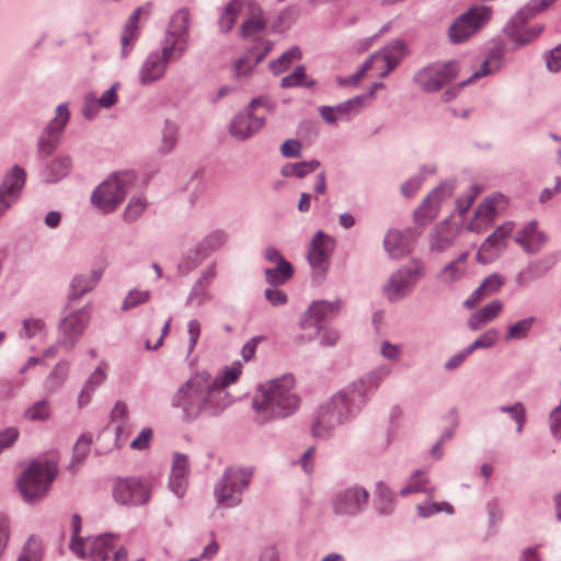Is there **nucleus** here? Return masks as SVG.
Listing matches in <instances>:
<instances>
[{"mask_svg":"<svg viewBox=\"0 0 561 561\" xmlns=\"http://www.w3.org/2000/svg\"><path fill=\"white\" fill-rule=\"evenodd\" d=\"M190 463L187 456L183 454H174L170 477L188 479Z\"/></svg>","mask_w":561,"mask_h":561,"instance_id":"62","label":"nucleus"},{"mask_svg":"<svg viewBox=\"0 0 561 561\" xmlns=\"http://www.w3.org/2000/svg\"><path fill=\"white\" fill-rule=\"evenodd\" d=\"M254 476V468L250 466H229L214 485V497L217 505L225 508L237 507Z\"/></svg>","mask_w":561,"mask_h":561,"instance_id":"4","label":"nucleus"},{"mask_svg":"<svg viewBox=\"0 0 561 561\" xmlns=\"http://www.w3.org/2000/svg\"><path fill=\"white\" fill-rule=\"evenodd\" d=\"M365 95H356L345 102L332 106L341 121H350L364 107Z\"/></svg>","mask_w":561,"mask_h":561,"instance_id":"41","label":"nucleus"},{"mask_svg":"<svg viewBox=\"0 0 561 561\" xmlns=\"http://www.w3.org/2000/svg\"><path fill=\"white\" fill-rule=\"evenodd\" d=\"M267 21L261 7L254 1L247 2V19L240 25L239 34L242 38H250L266 27Z\"/></svg>","mask_w":561,"mask_h":561,"instance_id":"28","label":"nucleus"},{"mask_svg":"<svg viewBox=\"0 0 561 561\" xmlns=\"http://www.w3.org/2000/svg\"><path fill=\"white\" fill-rule=\"evenodd\" d=\"M133 172L116 173L99 184L91 194V204L99 211L110 214L125 199L135 184Z\"/></svg>","mask_w":561,"mask_h":561,"instance_id":"7","label":"nucleus"},{"mask_svg":"<svg viewBox=\"0 0 561 561\" xmlns=\"http://www.w3.org/2000/svg\"><path fill=\"white\" fill-rule=\"evenodd\" d=\"M148 206V202L142 196H134L129 199L124 209L123 217L126 222H135L140 218Z\"/></svg>","mask_w":561,"mask_h":561,"instance_id":"51","label":"nucleus"},{"mask_svg":"<svg viewBox=\"0 0 561 561\" xmlns=\"http://www.w3.org/2000/svg\"><path fill=\"white\" fill-rule=\"evenodd\" d=\"M172 60L176 59L171 54L164 53L162 47L149 53L138 70L139 83L150 85L161 80Z\"/></svg>","mask_w":561,"mask_h":561,"instance_id":"17","label":"nucleus"},{"mask_svg":"<svg viewBox=\"0 0 561 561\" xmlns=\"http://www.w3.org/2000/svg\"><path fill=\"white\" fill-rule=\"evenodd\" d=\"M383 248L392 257H398L407 251L405 239L398 230H389L383 239Z\"/></svg>","mask_w":561,"mask_h":561,"instance_id":"46","label":"nucleus"},{"mask_svg":"<svg viewBox=\"0 0 561 561\" xmlns=\"http://www.w3.org/2000/svg\"><path fill=\"white\" fill-rule=\"evenodd\" d=\"M466 266H458L453 261L447 263L436 275L439 283L451 285L459 282L466 274Z\"/></svg>","mask_w":561,"mask_h":561,"instance_id":"50","label":"nucleus"},{"mask_svg":"<svg viewBox=\"0 0 561 561\" xmlns=\"http://www.w3.org/2000/svg\"><path fill=\"white\" fill-rule=\"evenodd\" d=\"M106 378V374L102 366H98L93 373L89 376L87 381L84 382L81 391L78 396V407L83 408L88 405L91 401L92 396L94 394L98 387H100Z\"/></svg>","mask_w":561,"mask_h":561,"instance_id":"33","label":"nucleus"},{"mask_svg":"<svg viewBox=\"0 0 561 561\" xmlns=\"http://www.w3.org/2000/svg\"><path fill=\"white\" fill-rule=\"evenodd\" d=\"M341 299L334 301L317 300L302 313L300 319V329L302 331L317 330L320 331L322 325L332 320L342 309Z\"/></svg>","mask_w":561,"mask_h":561,"instance_id":"16","label":"nucleus"},{"mask_svg":"<svg viewBox=\"0 0 561 561\" xmlns=\"http://www.w3.org/2000/svg\"><path fill=\"white\" fill-rule=\"evenodd\" d=\"M207 256L199 251L196 245L190 250L183 260L178 264V271L182 275H187L191 271L196 268Z\"/></svg>","mask_w":561,"mask_h":561,"instance_id":"53","label":"nucleus"},{"mask_svg":"<svg viewBox=\"0 0 561 561\" xmlns=\"http://www.w3.org/2000/svg\"><path fill=\"white\" fill-rule=\"evenodd\" d=\"M111 419L113 422L117 423L115 427L116 435L123 433L128 419V409L126 403L117 401L111 412Z\"/></svg>","mask_w":561,"mask_h":561,"instance_id":"60","label":"nucleus"},{"mask_svg":"<svg viewBox=\"0 0 561 561\" xmlns=\"http://www.w3.org/2000/svg\"><path fill=\"white\" fill-rule=\"evenodd\" d=\"M178 134L179 126L174 122L165 119L162 128L161 142L158 148L161 154H168L175 148Z\"/></svg>","mask_w":561,"mask_h":561,"instance_id":"43","label":"nucleus"},{"mask_svg":"<svg viewBox=\"0 0 561 561\" xmlns=\"http://www.w3.org/2000/svg\"><path fill=\"white\" fill-rule=\"evenodd\" d=\"M425 265L420 259H412L408 264L394 271L382 286V293L390 302L409 296L419 279L424 276Z\"/></svg>","mask_w":561,"mask_h":561,"instance_id":"8","label":"nucleus"},{"mask_svg":"<svg viewBox=\"0 0 561 561\" xmlns=\"http://www.w3.org/2000/svg\"><path fill=\"white\" fill-rule=\"evenodd\" d=\"M69 548L76 556L91 561H127L128 556L127 550L118 546V537L113 534L75 539L70 541Z\"/></svg>","mask_w":561,"mask_h":561,"instance_id":"6","label":"nucleus"},{"mask_svg":"<svg viewBox=\"0 0 561 561\" xmlns=\"http://www.w3.org/2000/svg\"><path fill=\"white\" fill-rule=\"evenodd\" d=\"M317 335H319L320 345L325 347L334 346L340 337V334L335 329L322 325L320 331L313 330L312 333L301 334L297 340L300 343H307L312 341Z\"/></svg>","mask_w":561,"mask_h":561,"instance_id":"40","label":"nucleus"},{"mask_svg":"<svg viewBox=\"0 0 561 561\" xmlns=\"http://www.w3.org/2000/svg\"><path fill=\"white\" fill-rule=\"evenodd\" d=\"M72 167V160L69 156H58L51 160L42 172L45 182L56 183L67 176Z\"/></svg>","mask_w":561,"mask_h":561,"instance_id":"32","label":"nucleus"},{"mask_svg":"<svg viewBox=\"0 0 561 561\" xmlns=\"http://www.w3.org/2000/svg\"><path fill=\"white\" fill-rule=\"evenodd\" d=\"M389 374L390 368L378 366L328 398L317 411L311 435L329 439L337 426L353 422Z\"/></svg>","mask_w":561,"mask_h":561,"instance_id":"1","label":"nucleus"},{"mask_svg":"<svg viewBox=\"0 0 561 561\" xmlns=\"http://www.w3.org/2000/svg\"><path fill=\"white\" fill-rule=\"evenodd\" d=\"M489 5H473L457 16L448 27V38L453 44H461L483 28L492 18Z\"/></svg>","mask_w":561,"mask_h":561,"instance_id":"10","label":"nucleus"},{"mask_svg":"<svg viewBox=\"0 0 561 561\" xmlns=\"http://www.w3.org/2000/svg\"><path fill=\"white\" fill-rule=\"evenodd\" d=\"M408 54V48L402 39L396 38L385 45L380 50L373 54L368 59H371V67L382 62L385 68L380 71L381 78L387 77L394 68L401 62Z\"/></svg>","mask_w":561,"mask_h":561,"instance_id":"21","label":"nucleus"},{"mask_svg":"<svg viewBox=\"0 0 561 561\" xmlns=\"http://www.w3.org/2000/svg\"><path fill=\"white\" fill-rule=\"evenodd\" d=\"M224 398L222 391L216 389L213 376L202 370L176 388L170 398V405L179 411L182 422L192 423L203 415H220L226 410Z\"/></svg>","mask_w":561,"mask_h":561,"instance_id":"2","label":"nucleus"},{"mask_svg":"<svg viewBox=\"0 0 561 561\" xmlns=\"http://www.w3.org/2000/svg\"><path fill=\"white\" fill-rule=\"evenodd\" d=\"M150 298L151 293L149 290L131 289L124 298L121 309L127 311L148 302Z\"/></svg>","mask_w":561,"mask_h":561,"instance_id":"57","label":"nucleus"},{"mask_svg":"<svg viewBox=\"0 0 561 561\" xmlns=\"http://www.w3.org/2000/svg\"><path fill=\"white\" fill-rule=\"evenodd\" d=\"M241 371L242 364L240 362H234L231 366H227L220 375L216 377L213 376L216 389L222 391V394H225L222 401L226 409L232 403V399L227 391V387L238 380Z\"/></svg>","mask_w":561,"mask_h":561,"instance_id":"31","label":"nucleus"},{"mask_svg":"<svg viewBox=\"0 0 561 561\" xmlns=\"http://www.w3.org/2000/svg\"><path fill=\"white\" fill-rule=\"evenodd\" d=\"M458 73L459 62L456 60L434 62L416 71L413 81L424 92L434 93L454 81Z\"/></svg>","mask_w":561,"mask_h":561,"instance_id":"12","label":"nucleus"},{"mask_svg":"<svg viewBox=\"0 0 561 561\" xmlns=\"http://www.w3.org/2000/svg\"><path fill=\"white\" fill-rule=\"evenodd\" d=\"M113 499L119 505L139 506L149 502L150 485L134 477L118 478L113 483Z\"/></svg>","mask_w":561,"mask_h":561,"instance_id":"13","label":"nucleus"},{"mask_svg":"<svg viewBox=\"0 0 561 561\" xmlns=\"http://www.w3.org/2000/svg\"><path fill=\"white\" fill-rule=\"evenodd\" d=\"M480 192V186L477 184H472L469 186L467 192H465L456 199V207L460 215H463L469 210V208L471 207Z\"/></svg>","mask_w":561,"mask_h":561,"instance_id":"58","label":"nucleus"},{"mask_svg":"<svg viewBox=\"0 0 561 561\" xmlns=\"http://www.w3.org/2000/svg\"><path fill=\"white\" fill-rule=\"evenodd\" d=\"M191 14L185 8L174 12L165 28L162 41L164 53L171 54L175 59L182 58L190 46Z\"/></svg>","mask_w":561,"mask_h":561,"instance_id":"11","label":"nucleus"},{"mask_svg":"<svg viewBox=\"0 0 561 561\" xmlns=\"http://www.w3.org/2000/svg\"><path fill=\"white\" fill-rule=\"evenodd\" d=\"M557 0H529L513 15H515V19H519L522 22H529L535 16L546 11Z\"/></svg>","mask_w":561,"mask_h":561,"instance_id":"37","label":"nucleus"},{"mask_svg":"<svg viewBox=\"0 0 561 561\" xmlns=\"http://www.w3.org/2000/svg\"><path fill=\"white\" fill-rule=\"evenodd\" d=\"M335 241L332 237L318 230L309 245L307 260L312 268H318L322 272L328 270L329 257L334 249Z\"/></svg>","mask_w":561,"mask_h":561,"instance_id":"20","label":"nucleus"},{"mask_svg":"<svg viewBox=\"0 0 561 561\" xmlns=\"http://www.w3.org/2000/svg\"><path fill=\"white\" fill-rule=\"evenodd\" d=\"M455 240V229L447 221H443L437 224L431 231L428 249L432 253H443L453 247Z\"/></svg>","mask_w":561,"mask_h":561,"instance_id":"29","label":"nucleus"},{"mask_svg":"<svg viewBox=\"0 0 561 561\" xmlns=\"http://www.w3.org/2000/svg\"><path fill=\"white\" fill-rule=\"evenodd\" d=\"M512 230L513 225L511 222L499 226L480 245L477 252V261L481 264H489L496 260L505 250Z\"/></svg>","mask_w":561,"mask_h":561,"instance_id":"19","label":"nucleus"},{"mask_svg":"<svg viewBox=\"0 0 561 561\" xmlns=\"http://www.w3.org/2000/svg\"><path fill=\"white\" fill-rule=\"evenodd\" d=\"M43 541L37 536H31L22 548L18 561H42Z\"/></svg>","mask_w":561,"mask_h":561,"instance_id":"48","label":"nucleus"},{"mask_svg":"<svg viewBox=\"0 0 561 561\" xmlns=\"http://www.w3.org/2000/svg\"><path fill=\"white\" fill-rule=\"evenodd\" d=\"M527 23L512 15L504 24L503 33L514 43L516 48L534 43L545 30L543 24L523 28Z\"/></svg>","mask_w":561,"mask_h":561,"instance_id":"22","label":"nucleus"},{"mask_svg":"<svg viewBox=\"0 0 561 561\" xmlns=\"http://www.w3.org/2000/svg\"><path fill=\"white\" fill-rule=\"evenodd\" d=\"M51 409L46 399L36 401L24 412V416L33 422L47 421L50 417Z\"/></svg>","mask_w":561,"mask_h":561,"instance_id":"55","label":"nucleus"},{"mask_svg":"<svg viewBox=\"0 0 561 561\" xmlns=\"http://www.w3.org/2000/svg\"><path fill=\"white\" fill-rule=\"evenodd\" d=\"M58 473L55 462L51 461H32L25 470L22 471L18 488L23 500L27 503L35 502L44 497L53 481Z\"/></svg>","mask_w":561,"mask_h":561,"instance_id":"5","label":"nucleus"},{"mask_svg":"<svg viewBox=\"0 0 561 561\" xmlns=\"http://www.w3.org/2000/svg\"><path fill=\"white\" fill-rule=\"evenodd\" d=\"M369 497V491L365 486L354 483L335 490L330 500V507L335 517L355 518L366 511Z\"/></svg>","mask_w":561,"mask_h":561,"instance_id":"9","label":"nucleus"},{"mask_svg":"<svg viewBox=\"0 0 561 561\" xmlns=\"http://www.w3.org/2000/svg\"><path fill=\"white\" fill-rule=\"evenodd\" d=\"M265 124V118L245 110L236 114L229 124V134L236 140L243 141L254 136Z\"/></svg>","mask_w":561,"mask_h":561,"instance_id":"23","label":"nucleus"},{"mask_svg":"<svg viewBox=\"0 0 561 561\" xmlns=\"http://www.w3.org/2000/svg\"><path fill=\"white\" fill-rule=\"evenodd\" d=\"M294 275V267L287 260H282L276 267L265 268V280L272 287L286 284Z\"/></svg>","mask_w":561,"mask_h":561,"instance_id":"35","label":"nucleus"},{"mask_svg":"<svg viewBox=\"0 0 561 561\" xmlns=\"http://www.w3.org/2000/svg\"><path fill=\"white\" fill-rule=\"evenodd\" d=\"M102 274V270L98 268L75 275L69 285V300H79L85 294L92 291L101 280Z\"/></svg>","mask_w":561,"mask_h":561,"instance_id":"25","label":"nucleus"},{"mask_svg":"<svg viewBox=\"0 0 561 561\" xmlns=\"http://www.w3.org/2000/svg\"><path fill=\"white\" fill-rule=\"evenodd\" d=\"M301 51L298 46H293L283 53L277 59L270 61L268 68L274 75H279L286 71L290 65L301 59Z\"/></svg>","mask_w":561,"mask_h":561,"instance_id":"44","label":"nucleus"},{"mask_svg":"<svg viewBox=\"0 0 561 561\" xmlns=\"http://www.w3.org/2000/svg\"><path fill=\"white\" fill-rule=\"evenodd\" d=\"M499 411L507 414L512 421L516 424V433L520 434L526 423V409L525 405L516 401L511 405H500Z\"/></svg>","mask_w":561,"mask_h":561,"instance_id":"49","label":"nucleus"},{"mask_svg":"<svg viewBox=\"0 0 561 561\" xmlns=\"http://www.w3.org/2000/svg\"><path fill=\"white\" fill-rule=\"evenodd\" d=\"M415 510L421 518H430L438 513H446L447 515H453L455 513L454 506L448 502L426 501L417 504Z\"/></svg>","mask_w":561,"mask_h":561,"instance_id":"47","label":"nucleus"},{"mask_svg":"<svg viewBox=\"0 0 561 561\" xmlns=\"http://www.w3.org/2000/svg\"><path fill=\"white\" fill-rule=\"evenodd\" d=\"M227 240L228 234L224 230H215L208 233L196 245L199 248V251L206 256H209L213 252L225 245Z\"/></svg>","mask_w":561,"mask_h":561,"instance_id":"45","label":"nucleus"},{"mask_svg":"<svg viewBox=\"0 0 561 561\" xmlns=\"http://www.w3.org/2000/svg\"><path fill=\"white\" fill-rule=\"evenodd\" d=\"M454 184L448 181L442 182L423 199L421 206L414 211L415 220L420 225H426L437 217L440 203L451 196Z\"/></svg>","mask_w":561,"mask_h":561,"instance_id":"18","label":"nucleus"},{"mask_svg":"<svg viewBox=\"0 0 561 561\" xmlns=\"http://www.w3.org/2000/svg\"><path fill=\"white\" fill-rule=\"evenodd\" d=\"M320 167L319 160L300 161L295 163H286L282 167L280 173L283 176H294L302 179L307 174L316 171Z\"/></svg>","mask_w":561,"mask_h":561,"instance_id":"39","label":"nucleus"},{"mask_svg":"<svg viewBox=\"0 0 561 561\" xmlns=\"http://www.w3.org/2000/svg\"><path fill=\"white\" fill-rule=\"evenodd\" d=\"M241 9L242 3L240 0H232L225 7L218 21L219 31L221 33L226 34L232 30Z\"/></svg>","mask_w":561,"mask_h":561,"instance_id":"42","label":"nucleus"},{"mask_svg":"<svg viewBox=\"0 0 561 561\" xmlns=\"http://www.w3.org/2000/svg\"><path fill=\"white\" fill-rule=\"evenodd\" d=\"M537 319L534 316H529L517 320L516 322L510 323L506 327L503 340L505 342L525 340L533 330Z\"/></svg>","mask_w":561,"mask_h":561,"instance_id":"36","label":"nucleus"},{"mask_svg":"<svg viewBox=\"0 0 561 561\" xmlns=\"http://www.w3.org/2000/svg\"><path fill=\"white\" fill-rule=\"evenodd\" d=\"M140 36L139 27L123 26L121 34V57L126 58Z\"/></svg>","mask_w":561,"mask_h":561,"instance_id":"54","label":"nucleus"},{"mask_svg":"<svg viewBox=\"0 0 561 561\" xmlns=\"http://www.w3.org/2000/svg\"><path fill=\"white\" fill-rule=\"evenodd\" d=\"M496 339L497 331L495 329H490L468 345L466 347V352L471 355L478 348H490L494 345Z\"/></svg>","mask_w":561,"mask_h":561,"instance_id":"59","label":"nucleus"},{"mask_svg":"<svg viewBox=\"0 0 561 561\" xmlns=\"http://www.w3.org/2000/svg\"><path fill=\"white\" fill-rule=\"evenodd\" d=\"M504 58L505 47L501 44L493 46L488 50L480 68L473 71L469 78L462 80L461 85L471 84L483 77L501 71L504 67Z\"/></svg>","mask_w":561,"mask_h":561,"instance_id":"24","label":"nucleus"},{"mask_svg":"<svg viewBox=\"0 0 561 561\" xmlns=\"http://www.w3.org/2000/svg\"><path fill=\"white\" fill-rule=\"evenodd\" d=\"M295 376L288 373L256 387L252 407L257 424L287 419L299 410L301 399L295 390Z\"/></svg>","mask_w":561,"mask_h":561,"instance_id":"3","label":"nucleus"},{"mask_svg":"<svg viewBox=\"0 0 561 561\" xmlns=\"http://www.w3.org/2000/svg\"><path fill=\"white\" fill-rule=\"evenodd\" d=\"M398 505L396 493L383 481H377L374 489L373 507L378 516L387 517L394 513Z\"/></svg>","mask_w":561,"mask_h":561,"instance_id":"26","label":"nucleus"},{"mask_svg":"<svg viewBox=\"0 0 561 561\" xmlns=\"http://www.w3.org/2000/svg\"><path fill=\"white\" fill-rule=\"evenodd\" d=\"M25 339H33L45 330V322L42 319H24L22 321Z\"/></svg>","mask_w":561,"mask_h":561,"instance_id":"64","label":"nucleus"},{"mask_svg":"<svg viewBox=\"0 0 561 561\" xmlns=\"http://www.w3.org/2000/svg\"><path fill=\"white\" fill-rule=\"evenodd\" d=\"M502 201L503 195L485 198L474 210V218L468 224V229L480 232L483 226L490 225L497 216V205Z\"/></svg>","mask_w":561,"mask_h":561,"instance_id":"27","label":"nucleus"},{"mask_svg":"<svg viewBox=\"0 0 561 561\" xmlns=\"http://www.w3.org/2000/svg\"><path fill=\"white\" fill-rule=\"evenodd\" d=\"M92 442L93 437L91 433H83L77 439L72 448V458L69 465V470H71L73 473H76L85 461L91 450Z\"/></svg>","mask_w":561,"mask_h":561,"instance_id":"34","label":"nucleus"},{"mask_svg":"<svg viewBox=\"0 0 561 561\" xmlns=\"http://www.w3.org/2000/svg\"><path fill=\"white\" fill-rule=\"evenodd\" d=\"M208 287L201 285V283H194L185 304L187 306L202 307L206 302L211 300V295L207 289Z\"/></svg>","mask_w":561,"mask_h":561,"instance_id":"56","label":"nucleus"},{"mask_svg":"<svg viewBox=\"0 0 561 561\" xmlns=\"http://www.w3.org/2000/svg\"><path fill=\"white\" fill-rule=\"evenodd\" d=\"M70 119L68 104H59L55 110L54 118L47 124L37 141V156L45 159L54 153L60 136Z\"/></svg>","mask_w":561,"mask_h":561,"instance_id":"14","label":"nucleus"},{"mask_svg":"<svg viewBox=\"0 0 561 561\" xmlns=\"http://www.w3.org/2000/svg\"><path fill=\"white\" fill-rule=\"evenodd\" d=\"M26 182V172L23 168L14 164L4 175L0 191L14 202H18Z\"/></svg>","mask_w":561,"mask_h":561,"instance_id":"30","label":"nucleus"},{"mask_svg":"<svg viewBox=\"0 0 561 561\" xmlns=\"http://www.w3.org/2000/svg\"><path fill=\"white\" fill-rule=\"evenodd\" d=\"M537 232V221L530 220L527 222L518 236L515 238V241L524 249L528 254H534L538 252V247H533L531 239Z\"/></svg>","mask_w":561,"mask_h":561,"instance_id":"52","label":"nucleus"},{"mask_svg":"<svg viewBox=\"0 0 561 561\" xmlns=\"http://www.w3.org/2000/svg\"><path fill=\"white\" fill-rule=\"evenodd\" d=\"M90 318L89 306L71 311L59 323L60 337L58 343L67 350H72L83 335Z\"/></svg>","mask_w":561,"mask_h":561,"instance_id":"15","label":"nucleus"},{"mask_svg":"<svg viewBox=\"0 0 561 561\" xmlns=\"http://www.w3.org/2000/svg\"><path fill=\"white\" fill-rule=\"evenodd\" d=\"M257 65H254L253 51L249 50L245 56L236 60L233 70L237 78L249 76Z\"/></svg>","mask_w":561,"mask_h":561,"instance_id":"61","label":"nucleus"},{"mask_svg":"<svg viewBox=\"0 0 561 561\" xmlns=\"http://www.w3.org/2000/svg\"><path fill=\"white\" fill-rule=\"evenodd\" d=\"M306 77V68L302 65L295 67L294 71L284 77L280 80V87L284 89L294 88V87H302L304 78Z\"/></svg>","mask_w":561,"mask_h":561,"instance_id":"63","label":"nucleus"},{"mask_svg":"<svg viewBox=\"0 0 561 561\" xmlns=\"http://www.w3.org/2000/svg\"><path fill=\"white\" fill-rule=\"evenodd\" d=\"M428 483L430 479L425 470H414L405 484L399 490V495L407 497L411 494L421 493L425 491V486L428 485Z\"/></svg>","mask_w":561,"mask_h":561,"instance_id":"38","label":"nucleus"}]
</instances>
